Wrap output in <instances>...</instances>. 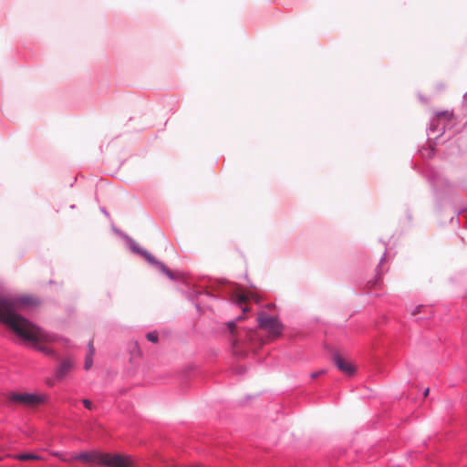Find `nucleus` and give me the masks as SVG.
<instances>
[{"mask_svg": "<svg viewBox=\"0 0 467 467\" xmlns=\"http://www.w3.org/2000/svg\"><path fill=\"white\" fill-rule=\"evenodd\" d=\"M36 304V299L29 297L0 298V320L7 324L19 337L35 343L39 351L50 354L51 349L42 343L53 341L52 337L17 314L26 306Z\"/></svg>", "mask_w": 467, "mask_h": 467, "instance_id": "obj_1", "label": "nucleus"}, {"mask_svg": "<svg viewBox=\"0 0 467 467\" xmlns=\"http://www.w3.org/2000/svg\"><path fill=\"white\" fill-rule=\"evenodd\" d=\"M257 321L260 328L266 330L274 337H277L282 333L283 326L275 317L267 316L262 312L258 314Z\"/></svg>", "mask_w": 467, "mask_h": 467, "instance_id": "obj_2", "label": "nucleus"}, {"mask_svg": "<svg viewBox=\"0 0 467 467\" xmlns=\"http://www.w3.org/2000/svg\"><path fill=\"white\" fill-rule=\"evenodd\" d=\"M8 400L14 402H19L27 407H35L45 402L46 397L32 393H12Z\"/></svg>", "mask_w": 467, "mask_h": 467, "instance_id": "obj_3", "label": "nucleus"}, {"mask_svg": "<svg viewBox=\"0 0 467 467\" xmlns=\"http://www.w3.org/2000/svg\"><path fill=\"white\" fill-rule=\"evenodd\" d=\"M102 465L107 467H133V461L127 455L104 453Z\"/></svg>", "mask_w": 467, "mask_h": 467, "instance_id": "obj_4", "label": "nucleus"}, {"mask_svg": "<svg viewBox=\"0 0 467 467\" xmlns=\"http://www.w3.org/2000/svg\"><path fill=\"white\" fill-rule=\"evenodd\" d=\"M232 300L234 303L243 307V312H246L249 311V309L245 305L251 300L258 303L259 296L253 292L238 289L233 294Z\"/></svg>", "mask_w": 467, "mask_h": 467, "instance_id": "obj_5", "label": "nucleus"}, {"mask_svg": "<svg viewBox=\"0 0 467 467\" xmlns=\"http://www.w3.org/2000/svg\"><path fill=\"white\" fill-rule=\"evenodd\" d=\"M103 457H104V452L92 451L81 452L78 455L73 456V459L76 461H80L84 463L102 465Z\"/></svg>", "mask_w": 467, "mask_h": 467, "instance_id": "obj_6", "label": "nucleus"}, {"mask_svg": "<svg viewBox=\"0 0 467 467\" xmlns=\"http://www.w3.org/2000/svg\"><path fill=\"white\" fill-rule=\"evenodd\" d=\"M333 361L337 368L348 375H351L355 372L354 366L348 360H346L341 355L335 354L333 356Z\"/></svg>", "mask_w": 467, "mask_h": 467, "instance_id": "obj_7", "label": "nucleus"}, {"mask_svg": "<svg viewBox=\"0 0 467 467\" xmlns=\"http://www.w3.org/2000/svg\"><path fill=\"white\" fill-rule=\"evenodd\" d=\"M243 320V317H239L235 321H231L227 324L228 330L232 336V343L234 348H236L241 341L242 337L236 328V323Z\"/></svg>", "mask_w": 467, "mask_h": 467, "instance_id": "obj_8", "label": "nucleus"}, {"mask_svg": "<svg viewBox=\"0 0 467 467\" xmlns=\"http://www.w3.org/2000/svg\"><path fill=\"white\" fill-rule=\"evenodd\" d=\"M74 368V362L70 359H64L57 369V379H63Z\"/></svg>", "mask_w": 467, "mask_h": 467, "instance_id": "obj_9", "label": "nucleus"}, {"mask_svg": "<svg viewBox=\"0 0 467 467\" xmlns=\"http://www.w3.org/2000/svg\"><path fill=\"white\" fill-rule=\"evenodd\" d=\"M94 347H93V344L92 342H89L88 344V354L87 355L86 357V359H85V364H84V368L86 370H88L91 366H92V357L94 355Z\"/></svg>", "mask_w": 467, "mask_h": 467, "instance_id": "obj_10", "label": "nucleus"}, {"mask_svg": "<svg viewBox=\"0 0 467 467\" xmlns=\"http://www.w3.org/2000/svg\"><path fill=\"white\" fill-rule=\"evenodd\" d=\"M16 459L20 461H29V460H37L39 459V456L32 453H25V454H19L16 457Z\"/></svg>", "mask_w": 467, "mask_h": 467, "instance_id": "obj_11", "label": "nucleus"}, {"mask_svg": "<svg viewBox=\"0 0 467 467\" xmlns=\"http://www.w3.org/2000/svg\"><path fill=\"white\" fill-rule=\"evenodd\" d=\"M146 337L149 341L152 342V343H157L158 342V339H159V337H158V334L157 332L153 331V332H149L147 335H146Z\"/></svg>", "mask_w": 467, "mask_h": 467, "instance_id": "obj_12", "label": "nucleus"}, {"mask_svg": "<svg viewBox=\"0 0 467 467\" xmlns=\"http://www.w3.org/2000/svg\"><path fill=\"white\" fill-rule=\"evenodd\" d=\"M244 333H245V338H248L250 341H252L253 338H254L255 335H256V331L252 330V329H245Z\"/></svg>", "mask_w": 467, "mask_h": 467, "instance_id": "obj_13", "label": "nucleus"}, {"mask_svg": "<svg viewBox=\"0 0 467 467\" xmlns=\"http://www.w3.org/2000/svg\"><path fill=\"white\" fill-rule=\"evenodd\" d=\"M142 254H143V255L145 256V258H146L150 263H151V264H157V262L155 261L154 257H153L150 254H149V253H147V252H145V251H144V252H142Z\"/></svg>", "mask_w": 467, "mask_h": 467, "instance_id": "obj_14", "label": "nucleus"}, {"mask_svg": "<svg viewBox=\"0 0 467 467\" xmlns=\"http://www.w3.org/2000/svg\"><path fill=\"white\" fill-rule=\"evenodd\" d=\"M423 308V306H417L413 309L410 310V315L415 316L419 314L421 309Z\"/></svg>", "mask_w": 467, "mask_h": 467, "instance_id": "obj_15", "label": "nucleus"}, {"mask_svg": "<svg viewBox=\"0 0 467 467\" xmlns=\"http://www.w3.org/2000/svg\"><path fill=\"white\" fill-rule=\"evenodd\" d=\"M82 402L85 408H87L88 410H92V402L89 400H83Z\"/></svg>", "mask_w": 467, "mask_h": 467, "instance_id": "obj_16", "label": "nucleus"}, {"mask_svg": "<svg viewBox=\"0 0 467 467\" xmlns=\"http://www.w3.org/2000/svg\"><path fill=\"white\" fill-rule=\"evenodd\" d=\"M55 455H56L57 457H58L60 460L64 461V462H72V461H75V460L73 459V457H71L70 459H67V458H65V457H64L62 454H60V453H55Z\"/></svg>", "mask_w": 467, "mask_h": 467, "instance_id": "obj_17", "label": "nucleus"}, {"mask_svg": "<svg viewBox=\"0 0 467 467\" xmlns=\"http://www.w3.org/2000/svg\"><path fill=\"white\" fill-rule=\"evenodd\" d=\"M160 269L162 270L163 272H165L170 276H171V272L168 269H166V267L163 265L160 264Z\"/></svg>", "mask_w": 467, "mask_h": 467, "instance_id": "obj_18", "label": "nucleus"}, {"mask_svg": "<svg viewBox=\"0 0 467 467\" xmlns=\"http://www.w3.org/2000/svg\"><path fill=\"white\" fill-rule=\"evenodd\" d=\"M323 373H324V371H323V370H320V371H317V372L312 373L311 377H312L313 379H316V378H317L318 376L322 375Z\"/></svg>", "mask_w": 467, "mask_h": 467, "instance_id": "obj_19", "label": "nucleus"}, {"mask_svg": "<svg viewBox=\"0 0 467 467\" xmlns=\"http://www.w3.org/2000/svg\"><path fill=\"white\" fill-rule=\"evenodd\" d=\"M134 348H136V349H137V354H138V356H140V355H141V351H140V349L139 345H138V343H137V342H135V343H134Z\"/></svg>", "mask_w": 467, "mask_h": 467, "instance_id": "obj_20", "label": "nucleus"}, {"mask_svg": "<svg viewBox=\"0 0 467 467\" xmlns=\"http://www.w3.org/2000/svg\"><path fill=\"white\" fill-rule=\"evenodd\" d=\"M429 392H430V389H426L425 391H424V397H427L429 395Z\"/></svg>", "mask_w": 467, "mask_h": 467, "instance_id": "obj_21", "label": "nucleus"}]
</instances>
